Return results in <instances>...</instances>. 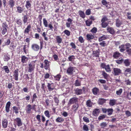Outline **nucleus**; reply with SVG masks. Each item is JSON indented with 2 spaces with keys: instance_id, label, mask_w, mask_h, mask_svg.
Wrapping results in <instances>:
<instances>
[{
  "instance_id": "obj_36",
  "label": "nucleus",
  "mask_w": 131,
  "mask_h": 131,
  "mask_svg": "<svg viewBox=\"0 0 131 131\" xmlns=\"http://www.w3.org/2000/svg\"><path fill=\"white\" fill-rule=\"evenodd\" d=\"M101 25L102 27L103 28H105L108 25L109 23L105 22H101Z\"/></svg>"
},
{
  "instance_id": "obj_8",
  "label": "nucleus",
  "mask_w": 131,
  "mask_h": 131,
  "mask_svg": "<svg viewBox=\"0 0 131 131\" xmlns=\"http://www.w3.org/2000/svg\"><path fill=\"white\" fill-rule=\"evenodd\" d=\"M47 84V86L48 87V89L49 91H51L54 90V87L52 86V84H53V83H48Z\"/></svg>"
},
{
  "instance_id": "obj_21",
  "label": "nucleus",
  "mask_w": 131,
  "mask_h": 131,
  "mask_svg": "<svg viewBox=\"0 0 131 131\" xmlns=\"http://www.w3.org/2000/svg\"><path fill=\"white\" fill-rule=\"evenodd\" d=\"M44 62L45 63L44 68L45 69L47 70L49 66V62L48 60H46L44 61Z\"/></svg>"
},
{
  "instance_id": "obj_32",
  "label": "nucleus",
  "mask_w": 131,
  "mask_h": 131,
  "mask_svg": "<svg viewBox=\"0 0 131 131\" xmlns=\"http://www.w3.org/2000/svg\"><path fill=\"white\" fill-rule=\"evenodd\" d=\"M10 40L9 39H7L6 41L5 42V43L2 45V46L4 47L5 46L8 45L10 43Z\"/></svg>"
},
{
  "instance_id": "obj_16",
  "label": "nucleus",
  "mask_w": 131,
  "mask_h": 131,
  "mask_svg": "<svg viewBox=\"0 0 131 131\" xmlns=\"http://www.w3.org/2000/svg\"><path fill=\"white\" fill-rule=\"evenodd\" d=\"M17 12L19 13H22L24 10V8L20 6H17L16 7Z\"/></svg>"
},
{
  "instance_id": "obj_44",
  "label": "nucleus",
  "mask_w": 131,
  "mask_h": 131,
  "mask_svg": "<svg viewBox=\"0 0 131 131\" xmlns=\"http://www.w3.org/2000/svg\"><path fill=\"white\" fill-rule=\"evenodd\" d=\"M3 69L7 73H8L9 72V71L7 66H4Z\"/></svg>"
},
{
  "instance_id": "obj_12",
  "label": "nucleus",
  "mask_w": 131,
  "mask_h": 131,
  "mask_svg": "<svg viewBox=\"0 0 131 131\" xmlns=\"http://www.w3.org/2000/svg\"><path fill=\"white\" fill-rule=\"evenodd\" d=\"M123 21L121 20L117 19L116 20V26L117 27H119L122 24Z\"/></svg>"
},
{
  "instance_id": "obj_26",
  "label": "nucleus",
  "mask_w": 131,
  "mask_h": 131,
  "mask_svg": "<svg viewBox=\"0 0 131 131\" xmlns=\"http://www.w3.org/2000/svg\"><path fill=\"white\" fill-rule=\"evenodd\" d=\"M121 55V54L120 53L118 52H116L114 53L113 57L114 58H117Z\"/></svg>"
},
{
  "instance_id": "obj_54",
  "label": "nucleus",
  "mask_w": 131,
  "mask_h": 131,
  "mask_svg": "<svg viewBox=\"0 0 131 131\" xmlns=\"http://www.w3.org/2000/svg\"><path fill=\"white\" fill-rule=\"evenodd\" d=\"M92 21H91L87 20L86 21V26H90L92 24Z\"/></svg>"
},
{
  "instance_id": "obj_57",
  "label": "nucleus",
  "mask_w": 131,
  "mask_h": 131,
  "mask_svg": "<svg viewBox=\"0 0 131 131\" xmlns=\"http://www.w3.org/2000/svg\"><path fill=\"white\" fill-rule=\"evenodd\" d=\"M53 99L54 100L55 103H56L57 104V105H58L59 103V100L56 97H55Z\"/></svg>"
},
{
  "instance_id": "obj_34",
  "label": "nucleus",
  "mask_w": 131,
  "mask_h": 131,
  "mask_svg": "<svg viewBox=\"0 0 131 131\" xmlns=\"http://www.w3.org/2000/svg\"><path fill=\"white\" fill-rule=\"evenodd\" d=\"M86 105L88 107H91L92 106V103L90 100H88L86 102Z\"/></svg>"
},
{
  "instance_id": "obj_39",
  "label": "nucleus",
  "mask_w": 131,
  "mask_h": 131,
  "mask_svg": "<svg viewBox=\"0 0 131 131\" xmlns=\"http://www.w3.org/2000/svg\"><path fill=\"white\" fill-rule=\"evenodd\" d=\"M43 24L45 27L48 26V23L47 20L45 18L43 19Z\"/></svg>"
},
{
  "instance_id": "obj_33",
  "label": "nucleus",
  "mask_w": 131,
  "mask_h": 131,
  "mask_svg": "<svg viewBox=\"0 0 131 131\" xmlns=\"http://www.w3.org/2000/svg\"><path fill=\"white\" fill-rule=\"evenodd\" d=\"M79 13L80 17L83 18L85 17V15L83 12L81 11H79Z\"/></svg>"
},
{
  "instance_id": "obj_51",
  "label": "nucleus",
  "mask_w": 131,
  "mask_h": 131,
  "mask_svg": "<svg viewBox=\"0 0 131 131\" xmlns=\"http://www.w3.org/2000/svg\"><path fill=\"white\" fill-rule=\"evenodd\" d=\"M83 129L85 131H88L89 130V129L88 126L85 124L84 125L83 127Z\"/></svg>"
},
{
  "instance_id": "obj_1",
  "label": "nucleus",
  "mask_w": 131,
  "mask_h": 131,
  "mask_svg": "<svg viewBox=\"0 0 131 131\" xmlns=\"http://www.w3.org/2000/svg\"><path fill=\"white\" fill-rule=\"evenodd\" d=\"M36 61H32L28 64V71L29 72H31L33 71L35 68L36 65Z\"/></svg>"
},
{
  "instance_id": "obj_37",
  "label": "nucleus",
  "mask_w": 131,
  "mask_h": 131,
  "mask_svg": "<svg viewBox=\"0 0 131 131\" xmlns=\"http://www.w3.org/2000/svg\"><path fill=\"white\" fill-rule=\"evenodd\" d=\"M23 21L24 24L27 21L28 17L26 15H24L23 17Z\"/></svg>"
},
{
  "instance_id": "obj_17",
  "label": "nucleus",
  "mask_w": 131,
  "mask_h": 131,
  "mask_svg": "<svg viewBox=\"0 0 131 131\" xmlns=\"http://www.w3.org/2000/svg\"><path fill=\"white\" fill-rule=\"evenodd\" d=\"M31 6V2L29 1H27L26 2L25 7L27 9H30Z\"/></svg>"
},
{
  "instance_id": "obj_41",
  "label": "nucleus",
  "mask_w": 131,
  "mask_h": 131,
  "mask_svg": "<svg viewBox=\"0 0 131 131\" xmlns=\"http://www.w3.org/2000/svg\"><path fill=\"white\" fill-rule=\"evenodd\" d=\"M75 84L76 86H80L81 85L80 82L78 80H77L75 81Z\"/></svg>"
},
{
  "instance_id": "obj_64",
  "label": "nucleus",
  "mask_w": 131,
  "mask_h": 131,
  "mask_svg": "<svg viewBox=\"0 0 131 131\" xmlns=\"http://www.w3.org/2000/svg\"><path fill=\"white\" fill-rule=\"evenodd\" d=\"M63 120V119L60 117H59L56 119L57 122H61Z\"/></svg>"
},
{
  "instance_id": "obj_53",
  "label": "nucleus",
  "mask_w": 131,
  "mask_h": 131,
  "mask_svg": "<svg viewBox=\"0 0 131 131\" xmlns=\"http://www.w3.org/2000/svg\"><path fill=\"white\" fill-rule=\"evenodd\" d=\"M101 2L103 5L106 6V7H107V5L108 4V3L105 0H102Z\"/></svg>"
},
{
  "instance_id": "obj_29",
  "label": "nucleus",
  "mask_w": 131,
  "mask_h": 131,
  "mask_svg": "<svg viewBox=\"0 0 131 131\" xmlns=\"http://www.w3.org/2000/svg\"><path fill=\"white\" fill-rule=\"evenodd\" d=\"M105 100L101 98L99 99L98 102L99 104L102 105L104 103H105Z\"/></svg>"
},
{
  "instance_id": "obj_52",
  "label": "nucleus",
  "mask_w": 131,
  "mask_h": 131,
  "mask_svg": "<svg viewBox=\"0 0 131 131\" xmlns=\"http://www.w3.org/2000/svg\"><path fill=\"white\" fill-rule=\"evenodd\" d=\"M17 24L19 25H21L22 24L21 20L20 19H17L16 21Z\"/></svg>"
},
{
  "instance_id": "obj_18",
  "label": "nucleus",
  "mask_w": 131,
  "mask_h": 131,
  "mask_svg": "<svg viewBox=\"0 0 131 131\" xmlns=\"http://www.w3.org/2000/svg\"><path fill=\"white\" fill-rule=\"evenodd\" d=\"M119 48L120 49L119 51L121 52H123L125 50V47L124 45L123 44L120 45L119 46Z\"/></svg>"
},
{
  "instance_id": "obj_14",
  "label": "nucleus",
  "mask_w": 131,
  "mask_h": 131,
  "mask_svg": "<svg viewBox=\"0 0 131 131\" xmlns=\"http://www.w3.org/2000/svg\"><path fill=\"white\" fill-rule=\"evenodd\" d=\"M107 30L108 32L112 34H114L115 33V31L113 28L111 27H107Z\"/></svg>"
},
{
  "instance_id": "obj_62",
  "label": "nucleus",
  "mask_w": 131,
  "mask_h": 131,
  "mask_svg": "<svg viewBox=\"0 0 131 131\" xmlns=\"http://www.w3.org/2000/svg\"><path fill=\"white\" fill-rule=\"evenodd\" d=\"M83 121L85 122H89V119L86 117L84 116L83 118Z\"/></svg>"
},
{
  "instance_id": "obj_48",
  "label": "nucleus",
  "mask_w": 131,
  "mask_h": 131,
  "mask_svg": "<svg viewBox=\"0 0 131 131\" xmlns=\"http://www.w3.org/2000/svg\"><path fill=\"white\" fill-rule=\"evenodd\" d=\"M105 69L107 72H109L111 71V68L109 65H106L105 68Z\"/></svg>"
},
{
  "instance_id": "obj_19",
  "label": "nucleus",
  "mask_w": 131,
  "mask_h": 131,
  "mask_svg": "<svg viewBox=\"0 0 131 131\" xmlns=\"http://www.w3.org/2000/svg\"><path fill=\"white\" fill-rule=\"evenodd\" d=\"M87 40H90L93 39L94 38V35H92L90 34H88L86 35Z\"/></svg>"
},
{
  "instance_id": "obj_46",
  "label": "nucleus",
  "mask_w": 131,
  "mask_h": 131,
  "mask_svg": "<svg viewBox=\"0 0 131 131\" xmlns=\"http://www.w3.org/2000/svg\"><path fill=\"white\" fill-rule=\"evenodd\" d=\"M10 59V58L7 55L4 56V60L5 61H8Z\"/></svg>"
},
{
  "instance_id": "obj_24",
  "label": "nucleus",
  "mask_w": 131,
  "mask_h": 131,
  "mask_svg": "<svg viewBox=\"0 0 131 131\" xmlns=\"http://www.w3.org/2000/svg\"><path fill=\"white\" fill-rule=\"evenodd\" d=\"M56 39L57 42L59 44L61 43L62 41V39L59 36L56 37Z\"/></svg>"
},
{
  "instance_id": "obj_63",
  "label": "nucleus",
  "mask_w": 131,
  "mask_h": 131,
  "mask_svg": "<svg viewBox=\"0 0 131 131\" xmlns=\"http://www.w3.org/2000/svg\"><path fill=\"white\" fill-rule=\"evenodd\" d=\"M71 46L72 47V48L75 49L76 48V46L75 44L73 42H71L70 44Z\"/></svg>"
},
{
  "instance_id": "obj_38",
  "label": "nucleus",
  "mask_w": 131,
  "mask_h": 131,
  "mask_svg": "<svg viewBox=\"0 0 131 131\" xmlns=\"http://www.w3.org/2000/svg\"><path fill=\"white\" fill-rule=\"evenodd\" d=\"M113 111V110L111 108L107 109V114L109 115H111L112 114Z\"/></svg>"
},
{
  "instance_id": "obj_30",
  "label": "nucleus",
  "mask_w": 131,
  "mask_h": 131,
  "mask_svg": "<svg viewBox=\"0 0 131 131\" xmlns=\"http://www.w3.org/2000/svg\"><path fill=\"white\" fill-rule=\"evenodd\" d=\"M9 4L10 8H13L15 5V2L13 0H10L9 2Z\"/></svg>"
},
{
  "instance_id": "obj_4",
  "label": "nucleus",
  "mask_w": 131,
  "mask_h": 131,
  "mask_svg": "<svg viewBox=\"0 0 131 131\" xmlns=\"http://www.w3.org/2000/svg\"><path fill=\"white\" fill-rule=\"evenodd\" d=\"M18 69L15 70L14 72L13 76L15 80L16 81L18 80Z\"/></svg>"
},
{
  "instance_id": "obj_56",
  "label": "nucleus",
  "mask_w": 131,
  "mask_h": 131,
  "mask_svg": "<svg viewBox=\"0 0 131 131\" xmlns=\"http://www.w3.org/2000/svg\"><path fill=\"white\" fill-rule=\"evenodd\" d=\"M91 31L92 33H95L97 31V29L96 28L94 27L91 30Z\"/></svg>"
},
{
  "instance_id": "obj_25",
  "label": "nucleus",
  "mask_w": 131,
  "mask_h": 131,
  "mask_svg": "<svg viewBox=\"0 0 131 131\" xmlns=\"http://www.w3.org/2000/svg\"><path fill=\"white\" fill-rule=\"evenodd\" d=\"M99 109H96L94 110L93 112V115L95 116H97L99 114Z\"/></svg>"
},
{
  "instance_id": "obj_10",
  "label": "nucleus",
  "mask_w": 131,
  "mask_h": 131,
  "mask_svg": "<svg viewBox=\"0 0 131 131\" xmlns=\"http://www.w3.org/2000/svg\"><path fill=\"white\" fill-rule=\"evenodd\" d=\"M79 107V104L78 103H75L72 106V109L73 111L75 113L78 110Z\"/></svg>"
},
{
  "instance_id": "obj_15",
  "label": "nucleus",
  "mask_w": 131,
  "mask_h": 131,
  "mask_svg": "<svg viewBox=\"0 0 131 131\" xmlns=\"http://www.w3.org/2000/svg\"><path fill=\"white\" fill-rule=\"evenodd\" d=\"M131 73V68H126L125 70L124 74L125 76H127V74Z\"/></svg>"
},
{
  "instance_id": "obj_2",
  "label": "nucleus",
  "mask_w": 131,
  "mask_h": 131,
  "mask_svg": "<svg viewBox=\"0 0 131 131\" xmlns=\"http://www.w3.org/2000/svg\"><path fill=\"white\" fill-rule=\"evenodd\" d=\"M8 28V25L6 22L3 23L2 24V27L1 28V31L2 34L4 35L6 32Z\"/></svg>"
},
{
  "instance_id": "obj_6",
  "label": "nucleus",
  "mask_w": 131,
  "mask_h": 131,
  "mask_svg": "<svg viewBox=\"0 0 131 131\" xmlns=\"http://www.w3.org/2000/svg\"><path fill=\"white\" fill-rule=\"evenodd\" d=\"M32 110V106L30 104H28L26 107V112L27 114H29Z\"/></svg>"
},
{
  "instance_id": "obj_3",
  "label": "nucleus",
  "mask_w": 131,
  "mask_h": 131,
  "mask_svg": "<svg viewBox=\"0 0 131 131\" xmlns=\"http://www.w3.org/2000/svg\"><path fill=\"white\" fill-rule=\"evenodd\" d=\"M78 102V98L76 97H73L70 99L68 102V104H71L77 103Z\"/></svg>"
},
{
  "instance_id": "obj_9",
  "label": "nucleus",
  "mask_w": 131,
  "mask_h": 131,
  "mask_svg": "<svg viewBox=\"0 0 131 131\" xmlns=\"http://www.w3.org/2000/svg\"><path fill=\"white\" fill-rule=\"evenodd\" d=\"M114 71L115 75H117L121 73V70L117 68H115L114 69Z\"/></svg>"
},
{
  "instance_id": "obj_55",
  "label": "nucleus",
  "mask_w": 131,
  "mask_h": 131,
  "mask_svg": "<svg viewBox=\"0 0 131 131\" xmlns=\"http://www.w3.org/2000/svg\"><path fill=\"white\" fill-rule=\"evenodd\" d=\"M75 59L74 56L73 55L70 56L68 57V59L69 61H72Z\"/></svg>"
},
{
  "instance_id": "obj_5",
  "label": "nucleus",
  "mask_w": 131,
  "mask_h": 131,
  "mask_svg": "<svg viewBox=\"0 0 131 131\" xmlns=\"http://www.w3.org/2000/svg\"><path fill=\"white\" fill-rule=\"evenodd\" d=\"M39 46L36 44H33L31 45V48L34 51H37L39 50Z\"/></svg>"
},
{
  "instance_id": "obj_58",
  "label": "nucleus",
  "mask_w": 131,
  "mask_h": 131,
  "mask_svg": "<svg viewBox=\"0 0 131 131\" xmlns=\"http://www.w3.org/2000/svg\"><path fill=\"white\" fill-rule=\"evenodd\" d=\"M15 123H21V120L19 118H17L15 119L14 121Z\"/></svg>"
},
{
  "instance_id": "obj_20",
  "label": "nucleus",
  "mask_w": 131,
  "mask_h": 131,
  "mask_svg": "<svg viewBox=\"0 0 131 131\" xmlns=\"http://www.w3.org/2000/svg\"><path fill=\"white\" fill-rule=\"evenodd\" d=\"M10 105V102H8L7 103L5 107V110L6 112L8 113L9 110V108Z\"/></svg>"
},
{
  "instance_id": "obj_42",
  "label": "nucleus",
  "mask_w": 131,
  "mask_h": 131,
  "mask_svg": "<svg viewBox=\"0 0 131 131\" xmlns=\"http://www.w3.org/2000/svg\"><path fill=\"white\" fill-rule=\"evenodd\" d=\"M106 38V36L104 35L100 37L99 38V41H102L103 40H105Z\"/></svg>"
},
{
  "instance_id": "obj_35",
  "label": "nucleus",
  "mask_w": 131,
  "mask_h": 131,
  "mask_svg": "<svg viewBox=\"0 0 131 131\" xmlns=\"http://www.w3.org/2000/svg\"><path fill=\"white\" fill-rule=\"evenodd\" d=\"M124 63L126 66H129L130 64V62L128 59H126L124 61Z\"/></svg>"
},
{
  "instance_id": "obj_28",
  "label": "nucleus",
  "mask_w": 131,
  "mask_h": 131,
  "mask_svg": "<svg viewBox=\"0 0 131 131\" xmlns=\"http://www.w3.org/2000/svg\"><path fill=\"white\" fill-rule=\"evenodd\" d=\"M116 100L115 99L110 100V101L109 104L110 105L113 106L115 104Z\"/></svg>"
},
{
  "instance_id": "obj_59",
  "label": "nucleus",
  "mask_w": 131,
  "mask_h": 131,
  "mask_svg": "<svg viewBox=\"0 0 131 131\" xmlns=\"http://www.w3.org/2000/svg\"><path fill=\"white\" fill-rule=\"evenodd\" d=\"M13 110H14L16 114H17L18 113V107L16 106H14L13 107Z\"/></svg>"
},
{
  "instance_id": "obj_13",
  "label": "nucleus",
  "mask_w": 131,
  "mask_h": 131,
  "mask_svg": "<svg viewBox=\"0 0 131 131\" xmlns=\"http://www.w3.org/2000/svg\"><path fill=\"white\" fill-rule=\"evenodd\" d=\"M100 54L99 50L93 51V52L92 55L93 57H99Z\"/></svg>"
},
{
  "instance_id": "obj_31",
  "label": "nucleus",
  "mask_w": 131,
  "mask_h": 131,
  "mask_svg": "<svg viewBox=\"0 0 131 131\" xmlns=\"http://www.w3.org/2000/svg\"><path fill=\"white\" fill-rule=\"evenodd\" d=\"M31 28V26L30 25H28L27 28H26L24 30V33H27L28 34L29 31H30V30Z\"/></svg>"
},
{
  "instance_id": "obj_47",
  "label": "nucleus",
  "mask_w": 131,
  "mask_h": 131,
  "mask_svg": "<svg viewBox=\"0 0 131 131\" xmlns=\"http://www.w3.org/2000/svg\"><path fill=\"white\" fill-rule=\"evenodd\" d=\"M126 49H129V48L131 47V45L129 43H127L124 45Z\"/></svg>"
},
{
  "instance_id": "obj_60",
  "label": "nucleus",
  "mask_w": 131,
  "mask_h": 131,
  "mask_svg": "<svg viewBox=\"0 0 131 131\" xmlns=\"http://www.w3.org/2000/svg\"><path fill=\"white\" fill-rule=\"evenodd\" d=\"M99 45L102 47H104L106 45V43L104 41H103L102 42L100 43Z\"/></svg>"
},
{
  "instance_id": "obj_45",
  "label": "nucleus",
  "mask_w": 131,
  "mask_h": 131,
  "mask_svg": "<svg viewBox=\"0 0 131 131\" xmlns=\"http://www.w3.org/2000/svg\"><path fill=\"white\" fill-rule=\"evenodd\" d=\"M44 114L45 116L48 118H49L50 117V115L48 111H45L44 112Z\"/></svg>"
},
{
  "instance_id": "obj_27",
  "label": "nucleus",
  "mask_w": 131,
  "mask_h": 131,
  "mask_svg": "<svg viewBox=\"0 0 131 131\" xmlns=\"http://www.w3.org/2000/svg\"><path fill=\"white\" fill-rule=\"evenodd\" d=\"M123 91V89L122 88L119 89L116 91V94L120 96Z\"/></svg>"
},
{
  "instance_id": "obj_40",
  "label": "nucleus",
  "mask_w": 131,
  "mask_h": 131,
  "mask_svg": "<svg viewBox=\"0 0 131 131\" xmlns=\"http://www.w3.org/2000/svg\"><path fill=\"white\" fill-rule=\"evenodd\" d=\"M102 74L103 76L105 79H106L108 77V75L104 71H102Z\"/></svg>"
},
{
  "instance_id": "obj_7",
  "label": "nucleus",
  "mask_w": 131,
  "mask_h": 131,
  "mask_svg": "<svg viewBox=\"0 0 131 131\" xmlns=\"http://www.w3.org/2000/svg\"><path fill=\"white\" fill-rule=\"evenodd\" d=\"M74 69V68L70 67H69L67 69V72L68 74L71 75L73 73V71Z\"/></svg>"
},
{
  "instance_id": "obj_61",
  "label": "nucleus",
  "mask_w": 131,
  "mask_h": 131,
  "mask_svg": "<svg viewBox=\"0 0 131 131\" xmlns=\"http://www.w3.org/2000/svg\"><path fill=\"white\" fill-rule=\"evenodd\" d=\"M27 46L26 45H24L23 47L24 52L26 54H27Z\"/></svg>"
},
{
  "instance_id": "obj_23",
  "label": "nucleus",
  "mask_w": 131,
  "mask_h": 131,
  "mask_svg": "<svg viewBox=\"0 0 131 131\" xmlns=\"http://www.w3.org/2000/svg\"><path fill=\"white\" fill-rule=\"evenodd\" d=\"M92 91L94 95H99V90L98 89L95 88L92 89Z\"/></svg>"
},
{
  "instance_id": "obj_43",
  "label": "nucleus",
  "mask_w": 131,
  "mask_h": 131,
  "mask_svg": "<svg viewBox=\"0 0 131 131\" xmlns=\"http://www.w3.org/2000/svg\"><path fill=\"white\" fill-rule=\"evenodd\" d=\"M79 40L80 42L81 43H83L84 42V39L83 37L81 36H80L79 37Z\"/></svg>"
},
{
  "instance_id": "obj_49",
  "label": "nucleus",
  "mask_w": 131,
  "mask_h": 131,
  "mask_svg": "<svg viewBox=\"0 0 131 131\" xmlns=\"http://www.w3.org/2000/svg\"><path fill=\"white\" fill-rule=\"evenodd\" d=\"M64 32L68 36H69L70 35V31L68 30H64Z\"/></svg>"
},
{
  "instance_id": "obj_11",
  "label": "nucleus",
  "mask_w": 131,
  "mask_h": 131,
  "mask_svg": "<svg viewBox=\"0 0 131 131\" xmlns=\"http://www.w3.org/2000/svg\"><path fill=\"white\" fill-rule=\"evenodd\" d=\"M75 94L77 95H79L82 94L83 91L81 89L77 88L74 90Z\"/></svg>"
},
{
  "instance_id": "obj_50",
  "label": "nucleus",
  "mask_w": 131,
  "mask_h": 131,
  "mask_svg": "<svg viewBox=\"0 0 131 131\" xmlns=\"http://www.w3.org/2000/svg\"><path fill=\"white\" fill-rule=\"evenodd\" d=\"M61 77V75L59 74H58L56 76L54 77V78L56 80L59 81Z\"/></svg>"
},
{
  "instance_id": "obj_22",
  "label": "nucleus",
  "mask_w": 131,
  "mask_h": 131,
  "mask_svg": "<svg viewBox=\"0 0 131 131\" xmlns=\"http://www.w3.org/2000/svg\"><path fill=\"white\" fill-rule=\"evenodd\" d=\"M21 61L23 63H26L28 60V58L25 56H23L21 57Z\"/></svg>"
}]
</instances>
